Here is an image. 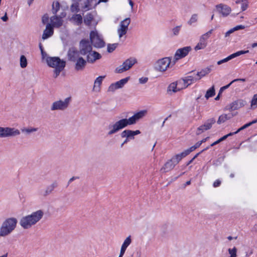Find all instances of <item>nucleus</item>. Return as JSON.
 Returning a JSON list of instances; mask_svg holds the SVG:
<instances>
[{
	"label": "nucleus",
	"mask_w": 257,
	"mask_h": 257,
	"mask_svg": "<svg viewBox=\"0 0 257 257\" xmlns=\"http://www.w3.org/2000/svg\"><path fill=\"white\" fill-rule=\"evenodd\" d=\"M146 110H141L135 113L128 118H122L115 121L113 123H110L107 127V135L111 136L117 133L120 130L126 127L127 125L135 124L139 120L142 119L147 114Z\"/></svg>",
	"instance_id": "1"
},
{
	"label": "nucleus",
	"mask_w": 257,
	"mask_h": 257,
	"mask_svg": "<svg viewBox=\"0 0 257 257\" xmlns=\"http://www.w3.org/2000/svg\"><path fill=\"white\" fill-rule=\"evenodd\" d=\"M44 214V212L42 210H38L23 217L20 220V224L24 229L30 228L42 218Z\"/></svg>",
	"instance_id": "2"
},
{
	"label": "nucleus",
	"mask_w": 257,
	"mask_h": 257,
	"mask_svg": "<svg viewBox=\"0 0 257 257\" xmlns=\"http://www.w3.org/2000/svg\"><path fill=\"white\" fill-rule=\"evenodd\" d=\"M18 221L16 218L6 219L0 227V237H5L10 234L16 228Z\"/></svg>",
	"instance_id": "3"
},
{
	"label": "nucleus",
	"mask_w": 257,
	"mask_h": 257,
	"mask_svg": "<svg viewBox=\"0 0 257 257\" xmlns=\"http://www.w3.org/2000/svg\"><path fill=\"white\" fill-rule=\"evenodd\" d=\"M47 64L51 67L55 68L54 77L56 78L65 67L66 62L61 60L59 57H47L46 58Z\"/></svg>",
	"instance_id": "4"
},
{
	"label": "nucleus",
	"mask_w": 257,
	"mask_h": 257,
	"mask_svg": "<svg viewBox=\"0 0 257 257\" xmlns=\"http://www.w3.org/2000/svg\"><path fill=\"white\" fill-rule=\"evenodd\" d=\"M71 100L70 97H67L64 100H58L53 102L50 107L51 111H63L69 106Z\"/></svg>",
	"instance_id": "5"
},
{
	"label": "nucleus",
	"mask_w": 257,
	"mask_h": 257,
	"mask_svg": "<svg viewBox=\"0 0 257 257\" xmlns=\"http://www.w3.org/2000/svg\"><path fill=\"white\" fill-rule=\"evenodd\" d=\"M90 39L91 44L95 48H101L105 46V42L102 36L96 31H93L90 32Z\"/></svg>",
	"instance_id": "6"
},
{
	"label": "nucleus",
	"mask_w": 257,
	"mask_h": 257,
	"mask_svg": "<svg viewBox=\"0 0 257 257\" xmlns=\"http://www.w3.org/2000/svg\"><path fill=\"white\" fill-rule=\"evenodd\" d=\"M171 62V58L165 57L158 60L154 65V69L159 72H164L169 67Z\"/></svg>",
	"instance_id": "7"
},
{
	"label": "nucleus",
	"mask_w": 257,
	"mask_h": 257,
	"mask_svg": "<svg viewBox=\"0 0 257 257\" xmlns=\"http://www.w3.org/2000/svg\"><path fill=\"white\" fill-rule=\"evenodd\" d=\"M137 62V60L135 58H129L124 61L121 65L116 67L115 72L117 73H123L131 69Z\"/></svg>",
	"instance_id": "8"
},
{
	"label": "nucleus",
	"mask_w": 257,
	"mask_h": 257,
	"mask_svg": "<svg viewBox=\"0 0 257 257\" xmlns=\"http://www.w3.org/2000/svg\"><path fill=\"white\" fill-rule=\"evenodd\" d=\"M20 135V131L15 127L0 126V138L14 137Z\"/></svg>",
	"instance_id": "9"
},
{
	"label": "nucleus",
	"mask_w": 257,
	"mask_h": 257,
	"mask_svg": "<svg viewBox=\"0 0 257 257\" xmlns=\"http://www.w3.org/2000/svg\"><path fill=\"white\" fill-rule=\"evenodd\" d=\"M131 20L130 18H126L121 21L118 27L117 33L119 40L125 36L128 29V26L131 23Z\"/></svg>",
	"instance_id": "10"
},
{
	"label": "nucleus",
	"mask_w": 257,
	"mask_h": 257,
	"mask_svg": "<svg viewBox=\"0 0 257 257\" xmlns=\"http://www.w3.org/2000/svg\"><path fill=\"white\" fill-rule=\"evenodd\" d=\"M213 30L211 29L206 33L203 34L199 39V42L195 47L194 49L196 51L204 49L207 45V40L210 37Z\"/></svg>",
	"instance_id": "11"
},
{
	"label": "nucleus",
	"mask_w": 257,
	"mask_h": 257,
	"mask_svg": "<svg viewBox=\"0 0 257 257\" xmlns=\"http://www.w3.org/2000/svg\"><path fill=\"white\" fill-rule=\"evenodd\" d=\"M92 50V47L88 41L82 40L80 43L79 52L82 55H87Z\"/></svg>",
	"instance_id": "12"
},
{
	"label": "nucleus",
	"mask_w": 257,
	"mask_h": 257,
	"mask_svg": "<svg viewBox=\"0 0 257 257\" xmlns=\"http://www.w3.org/2000/svg\"><path fill=\"white\" fill-rule=\"evenodd\" d=\"M130 77H127L120 80L114 83H112L108 87V91L110 92H114L115 90L121 88L128 82Z\"/></svg>",
	"instance_id": "13"
},
{
	"label": "nucleus",
	"mask_w": 257,
	"mask_h": 257,
	"mask_svg": "<svg viewBox=\"0 0 257 257\" xmlns=\"http://www.w3.org/2000/svg\"><path fill=\"white\" fill-rule=\"evenodd\" d=\"M192 50L190 46L184 47L182 48L178 49L175 54L176 60H179L186 56L189 52Z\"/></svg>",
	"instance_id": "14"
},
{
	"label": "nucleus",
	"mask_w": 257,
	"mask_h": 257,
	"mask_svg": "<svg viewBox=\"0 0 257 257\" xmlns=\"http://www.w3.org/2000/svg\"><path fill=\"white\" fill-rule=\"evenodd\" d=\"M96 15V13L95 11L87 13L84 17V24L86 25L89 26L93 23L95 25H96L97 22L94 20Z\"/></svg>",
	"instance_id": "15"
},
{
	"label": "nucleus",
	"mask_w": 257,
	"mask_h": 257,
	"mask_svg": "<svg viewBox=\"0 0 257 257\" xmlns=\"http://www.w3.org/2000/svg\"><path fill=\"white\" fill-rule=\"evenodd\" d=\"M66 16L65 13H62L61 16L59 17L57 16H54L50 18V21L52 23V26L53 27L59 28L63 24V20L62 18Z\"/></svg>",
	"instance_id": "16"
},
{
	"label": "nucleus",
	"mask_w": 257,
	"mask_h": 257,
	"mask_svg": "<svg viewBox=\"0 0 257 257\" xmlns=\"http://www.w3.org/2000/svg\"><path fill=\"white\" fill-rule=\"evenodd\" d=\"M248 52H249L248 50H246V51L241 50V51H237L234 53L231 54L230 55L228 56L226 58H225L222 60L218 61L217 63L218 65H220L223 63H225V62H226L229 61L230 60H231L235 57H238L242 54L248 53Z\"/></svg>",
	"instance_id": "17"
},
{
	"label": "nucleus",
	"mask_w": 257,
	"mask_h": 257,
	"mask_svg": "<svg viewBox=\"0 0 257 257\" xmlns=\"http://www.w3.org/2000/svg\"><path fill=\"white\" fill-rule=\"evenodd\" d=\"M141 134L139 130L132 131L130 130H125L121 133V138H125L131 140L134 139V137Z\"/></svg>",
	"instance_id": "18"
},
{
	"label": "nucleus",
	"mask_w": 257,
	"mask_h": 257,
	"mask_svg": "<svg viewBox=\"0 0 257 257\" xmlns=\"http://www.w3.org/2000/svg\"><path fill=\"white\" fill-rule=\"evenodd\" d=\"M183 78L185 80L188 86L199 80L198 76L197 75L196 72L194 71H192L189 73L188 76Z\"/></svg>",
	"instance_id": "19"
},
{
	"label": "nucleus",
	"mask_w": 257,
	"mask_h": 257,
	"mask_svg": "<svg viewBox=\"0 0 257 257\" xmlns=\"http://www.w3.org/2000/svg\"><path fill=\"white\" fill-rule=\"evenodd\" d=\"M245 104L246 101L245 100L243 99H237L230 104L228 109L231 111L237 110L244 106Z\"/></svg>",
	"instance_id": "20"
},
{
	"label": "nucleus",
	"mask_w": 257,
	"mask_h": 257,
	"mask_svg": "<svg viewBox=\"0 0 257 257\" xmlns=\"http://www.w3.org/2000/svg\"><path fill=\"white\" fill-rule=\"evenodd\" d=\"M80 52H78L74 48H70L68 52V57L69 60L75 62L78 58H80Z\"/></svg>",
	"instance_id": "21"
},
{
	"label": "nucleus",
	"mask_w": 257,
	"mask_h": 257,
	"mask_svg": "<svg viewBox=\"0 0 257 257\" xmlns=\"http://www.w3.org/2000/svg\"><path fill=\"white\" fill-rule=\"evenodd\" d=\"M58 186V183L56 182H54L50 185L47 186L45 189L42 192L41 195L44 197H46L52 193L54 189Z\"/></svg>",
	"instance_id": "22"
},
{
	"label": "nucleus",
	"mask_w": 257,
	"mask_h": 257,
	"mask_svg": "<svg viewBox=\"0 0 257 257\" xmlns=\"http://www.w3.org/2000/svg\"><path fill=\"white\" fill-rule=\"evenodd\" d=\"M132 237L131 235L128 236L123 242L120 250V257L123 256L124 255L127 247L131 244L132 243Z\"/></svg>",
	"instance_id": "23"
},
{
	"label": "nucleus",
	"mask_w": 257,
	"mask_h": 257,
	"mask_svg": "<svg viewBox=\"0 0 257 257\" xmlns=\"http://www.w3.org/2000/svg\"><path fill=\"white\" fill-rule=\"evenodd\" d=\"M53 28L52 25L49 23L47 24L42 35V39L45 40L48 39L53 35Z\"/></svg>",
	"instance_id": "24"
},
{
	"label": "nucleus",
	"mask_w": 257,
	"mask_h": 257,
	"mask_svg": "<svg viewBox=\"0 0 257 257\" xmlns=\"http://www.w3.org/2000/svg\"><path fill=\"white\" fill-rule=\"evenodd\" d=\"M216 8L218 12L224 17L228 16L231 12V8L226 5L219 4L216 6Z\"/></svg>",
	"instance_id": "25"
},
{
	"label": "nucleus",
	"mask_w": 257,
	"mask_h": 257,
	"mask_svg": "<svg viewBox=\"0 0 257 257\" xmlns=\"http://www.w3.org/2000/svg\"><path fill=\"white\" fill-rule=\"evenodd\" d=\"M101 57V55L92 50L87 55V60L89 63H93L96 60L99 59Z\"/></svg>",
	"instance_id": "26"
},
{
	"label": "nucleus",
	"mask_w": 257,
	"mask_h": 257,
	"mask_svg": "<svg viewBox=\"0 0 257 257\" xmlns=\"http://www.w3.org/2000/svg\"><path fill=\"white\" fill-rule=\"evenodd\" d=\"M176 166L175 164L173 161V160L170 159L168 160L161 169V171L163 172L166 173L172 170Z\"/></svg>",
	"instance_id": "27"
},
{
	"label": "nucleus",
	"mask_w": 257,
	"mask_h": 257,
	"mask_svg": "<svg viewBox=\"0 0 257 257\" xmlns=\"http://www.w3.org/2000/svg\"><path fill=\"white\" fill-rule=\"evenodd\" d=\"M75 62V69L77 71L83 70L86 63V61L82 57L78 58Z\"/></svg>",
	"instance_id": "28"
},
{
	"label": "nucleus",
	"mask_w": 257,
	"mask_h": 257,
	"mask_svg": "<svg viewBox=\"0 0 257 257\" xmlns=\"http://www.w3.org/2000/svg\"><path fill=\"white\" fill-rule=\"evenodd\" d=\"M179 91H180L178 89L177 84L176 81L170 83L167 87V92L170 95Z\"/></svg>",
	"instance_id": "29"
},
{
	"label": "nucleus",
	"mask_w": 257,
	"mask_h": 257,
	"mask_svg": "<svg viewBox=\"0 0 257 257\" xmlns=\"http://www.w3.org/2000/svg\"><path fill=\"white\" fill-rule=\"evenodd\" d=\"M212 67L210 66L202 69L200 71L196 72L197 75L200 80L201 78L209 73L212 70Z\"/></svg>",
	"instance_id": "30"
},
{
	"label": "nucleus",
	"mask_w": 257,
	"mask_h": 257,
	"mask_svg": "<svg viewBox=\"0 0 257 257\" xmlns=\"http://www.w3.org/2000/svg\"><path fill=\"white\" fill-rule=\"evenodd\" d=\"M70 20L77 25H80L82 23V17L80 14H75L70 19Z\"/></svg>",
	"instance_id": "31"
},
{
	"label": "nucleus",
	"mask_w": 257,
	"mask_h": 257,
	"mask_svg": "<svg viewBox=\"0 0 257 257\" xmlns=\"http://www.w3.org/2000/svg\"><path fill=\"white\" fill-rule=\"evenodd\" d=\"M176 82L177 84L179 91L185 89L189 86L184 78L176 81Z\"/></svg>",
	"instance_id": "32"
},
{
	"label": "nucleus",
	"mask_w": 257,
	"mask_h": 257,
	"mask_svg": "<svg viewBox=\"0 0 257 257\" xmlns=\"http://www.w3.org/2000/svg\"><path fill=\"white\" fill-rule=\"evenodd\" d=\"M38 131V127H23L21 128V132L26 135H28L31 134V133L37 132Z\"/></svg>",
	"instance_id": "33"
},
{
	"label": "nucleus",
	"mask_w": 257,
	"mask_h": 257,
	"mask_svg": "<svg viewBox=\"0 0 257 257\" xmlns=\"http://www.w3.org/2000/svg\"><path fill=\"white\" fill-rule=\"evenodd\" d=\"M232 115L230 114H223L219 116L218 119L217 120V123L218 124H221L222 123L224 122L227 120L229 119L232 117Z\"/></svg>",
	"instance_id": "34"
},
{
	"label": "nucleus",
	"mask_w": 257,
	"mask_h": 257,
	"mask_svg": "<svg viewBox=\"0 0 257 257\" xmlns=\"http://www.w3.org/2000/svg\"><path fill=\"white\" fill-rule=\"evenodd\" d=\"M105 76H99L95 79L94 83L93 90L97 91L98 88L101 84L103 79L104 78Z\"/></svg>",
	"instance_id": "35"
},
{
	"label": "nucleus",
	"mask_w": 257,
	"mask_h": 257,
	"mask_svg": "<svg viewBox=\"0 0 257 257\" xmlns=\"http://www.w3.org/2000/svg\"><path fill=\"white\" fill-rule=\"evenodd\" d=\"M250 108L254 109L257 108V94H254L250 101Z\"/></svg>",
	"instance_id": "36"
},
{
	"label": "nucleus",
	"mask_w": 257,
	"mask_h": 257,
	"mask_svg": "<svg viewBox=\"0 0 257 257\" xmlns=\"http://www.w3.org/2000/svg\"><path fill=\"white\" fill-rule=\"evenodd\" d=\"M28 64L27 59L24 55H21L20 59V65L21 68H25Z\"/></svg>",
	"instance_id": "37"
},
{
	"label": "nucleus",
	"mask_w": 257,
	"mask_h": 257,
	"mask_svg": "<svg viewBox=\"0 0 257 257\" xmlns=\"http://www.w3.org/2000/svg\"><path fill=\"white\" fill-rule=\"evenodd\" d=\"M215 122V119L214 118L208 119L204 124V126L209 130L212 127V124Z\"/></svg>",
	"instance_id": "38"
},
{
	"label": "nucleus",
	"mask_w": 257,
	"mask_h": 257,
	"mask_svg": "<svg viewBox=\"0 0 257 257\" xmlns=\"http://www.w3.org/2000/svg\"><path fill=\"white\" fill-rule=\"evenodd\" d=\"M215 95V89L214 86H212L210 89H209L205 95V97L206 99H208L209 97H212Z\"/></svg>",
	"instance_id": "39"
},
{
	"label": "nucleus",
	"mask_w": 257,
	"mask_h": 257,
	"mask_svg": "<svg viewBox=\"0 0 257 257\" xmlns=\"http://www.w3.org/2000/svg\"><path fill=\"white\" fill-rule=\"evenodd\" d=\"M60 9V4L58 2H54L52 5V13L56 15Z\"/></svg>",
	"instance_id": "40"
},
{
	"label": "nucleus",
	"mask_w": 257,
	"mask_h": 257,
	"mask_svg": "<svg viewBox=\"0 0 257 257\" xmlns=\"http://www.w3.org/2000/svg\"><path fill=\"white\" fill-rule=\"evenodd\" d=\"M198 21V16L197 14H193L191 17L190 20L188 21L187 23L189 25H192L194 23H195Z\"/></svg>",
	"instance_id": "41"
},
{
	"label": "nucleus",
	"mask_w": 257,
	"mask_h": 257,
	"mask_svg": "<svg viewBox=\"0 0 257 257\" xmlns=\"http://www.w3.org/2000/svg\"><path fill=\"white\" fill-rule=\"evenodd\" d=\"M70 10L72 13H77L79 11V5L78 3H75L71 5Z\"/></svg>",
	"instance_id": "42"
},
{
	"label": "nucleus",
	"mask_w": 257,
	"mask_h": 257,
	"mask_svg": "<svg viewBox=\"0 0 257 257\" xmlns=\"http://www.w3.org/2000/svg\"><path fill=\"white\" fill-rule=\"evenodd\" d=\"M118 46L117 43H114V44H109L107 45V52L109 53L112 52Z\"/></svg>",
	"instance_id": "43"
},
{
	"label": "nucleus",
	"mask_w": 257,
	"mask_h": 257,
	"mask_svg": "<svg viewBox=\"0 0 257 257\" xmlns=\"http://www.w3.org/2000/svg\"><path fill=\"white\" fill-rule=\"evenodd\" d=\"M181 27L182 25H180L176 26L172 29V31L174 36H178L179 34Z\"/></svg>",
	"instance_id": "44"
},
{
	"label": "nucleus",
	"mask_w": 257,
	"mask_h": 257,
	"mask_svg": "<svg viewBox=\"0 0 257 257\" xmlns=\"http://www.w3.org/2000/svg\"><path fill=\"white\" fill-rule=\"evenodd\" d=\"M228 252L230 254L229 257H236L237 249L235 247L233 248H229Z\"/></svg>",
	"instance_id": "45"
},
{
	"label": "nucleus",
	"mask_w": 257,
	"mask_h": 257,
	"mask_svg": "<svg viewBox=\"0 0 257 257\" xmlns=\"http://www.w3.org/2000/svg\"><path fill=\"white\" fill-rule=\"evenodd\" d=\"M207 130H208L207 128V127H206L205 126H204V124H203V125L200 126L199 127H198L197 132H196V134L197 135H199L201 134V133H202L203 132H204V131H207Z\"/></svg>",
	"instance_id": "46"
},
{
	"label": "nucleus",
	"mask_w": 257,
	"mask_h": 257,
	"mask_svg": "<svg viewBox=\"0 0 257 257\" xmlns=\"http://www.w3.org/2000/svg\"><path fill=\"white\" fill-rule=\"evenodd\" d=\"M173 160V161L176 165L179 162L182 160V159L180 158V156L178 154H177L175 155L174 157H173L171 159Z\"/></svg>",
	"instance_id": "47"
},
{
	"label": "nucleus",
	"mask_w": 257,
	"mask_h": 257,
	"mask_svg": "<svg viewBox=\"0 0 257 257\" xmlns=\"http://www.w3.org/2000/svg\"><path fill=\"white\" fill-rule=\"evenodd\" d=\"M241 10L244 11L246 10L248 7V2L247 0H243V2L241 3Z\"/></svg>",
	"instance_id": "48"
},
{
	"label": "nucleus",
	"mask_w": 257,
	"mask_h": 257,
	"mask_svg": "<svg viewBox=\"0 0 257 257\" xmlns=\"http://www.w3.org/2000/svg\"><path fill=\"white\" fill-rule=\"evenodd\" d=\"M89 3H90L88 1H87L85 3V5L82 7V9L84 12H86V11L91 9Z\"/></svg>",
	"instance_id": "49"
},
{
	"label": "nucleus",
	"mask_w": 257,
	"mask_h": 257,
	"mask_svg": "<svg viewBox=\"0 0 257 257\" xmlns=\"http://www.w3.org/2000/svg\"><path fill=\"white\" fill-rule=\"evenodd\" d=\"M248 126H249V124H248V123H247L246 124H245L244 125H243L242 126H241V127H240L239 129H238L236 132H233V134L234 135L235 134H237L238 133H239L240 131L248 127Z\"/></svg>",
	"instance_id": "50"
},
{
	"label": "nucleus",
	"mask_w": 257,
	"mask_h": 257,
	"mask_svg": "<svg viewBox=\"0 0 257 257\" xmlns=\"http://www.w3.org/2000/svg\"><path fill=\"white\" fill-rule=\"evenodd\" d=\"M234 134H233V133H230L224 136H223L222 137H221V138H220L219 140L220 141V142H222L223 141H224L225 140H226L228 137H230V136H233Z\"/></svg>",
	"instance_id": "51"
},
{
	"label": "nucleus",
	"mask_w": 257,
	"mask_h": 257,
	"mask_svg": "<svg viewBox=\"0 0 257 257\" xmlns=\"http://www.w3.org/2000/svg\"><path fill=\"white\" fill-rule=\"evenodd\" d=\"M49 16L48 15L46 14V15H44L42 19V23L44 24L47 23L49 21Z\"/></svg>",
	"instance_id": "52"
},
{
	"label": "nucleus",
	"mask_w": 257,
	"mask_h": 257,
	"mask_svg": "<svg viewBox=\"0 0 257 257\" xmlns=\"http://www.w3.org/2000/svg\"><path fill=\"white\" fill-rule=\"evenodd\" d=\"M148 78L147 77H141L139 79V81L141 84H145L147 82Z\"/></svg>",
	"instance_id": "53"
},
{
	"label": "nucleus",
	"mask_w": 257,
	"mask_h": 257,
	"mask_svg": "<svg viewBox=\"0 0 257 257\" xmlns=\"http://www.w3.org/2000/svg\"><path fill=\"white\" fill-rule=\"evenodd\" d=\"M178 155L180 156V158L182 159L187 155H188V152L186 151V150H185L184 151L182 152V153L178 154Z\"/></svg>",
	"instance_id": "54"
},
{
	"label": "nucleus",
	"mask_w": 257,
	"mask_h": 257,
	"mask_svg": "<svg viewBox=\"0 0 257 257\" xmlns=\"http://www.w3.org/2000/svg\"><path fill=\"white\" fill-rule=\"evenodd\" d=\"M244 28H245V26L243 25H241L236 26L235 27L233 28V30L234 31H237L239 30H242V29H244Z\"/></svg>",
	"instance_id": "55"
},
{
	"label": "nucleus",
	"mask_w": 257,
	"mask_h": 257,
	"mask_svg": "<svg viewBox=\"0 0 257 257\" xmlns=\"http://www.w3.org/2000/svg\"><path fill=\"white\" fill-rule=\"evenodd\" d=\"M234 32V31L233 30V28L230 29L229 30H228V31H227L225 33V37H228L230 35V34H231V33H233Z\"/></svg>",
	"instance_id": "56"
},
{
	"label": "nucleus",
	"mask_w": 257,
	"mask_h": 257,
	"mask_svg": "<svg viewBox=\"0 0 257 257\" xmlns=\"http://www.w3.org/2000/svg\"><path fill=\"white\" fill-rule=\"evenodd\" d=\"M195 149H196L195 147L194 146H193L191 147L190 148H189L186 150L188 152V154H189L191 152H193Z\"/></svg>",
	"instance_id": "57"
},
{
	"label": "nucleus",
	"mask_w": 257,
	"mask_h": 257,
	"mask_svg": "<svg viewBox=\"0 0 257 257\" xmlns=\"http://www.w3.org/2000/svg\"><path fill=\"white\" fill-rule=\"evenodd\" d=\"M209 147H210L209 146V147H207V148H206L205 149H203V150H202L200 152H199V153H198L196 154L194 156V157L193 158V159L194 160H195V159H196V158H197V157H198V156H199L201 153H202L203 152H204V151L208 150V149L209 148Z\"/></svg>",
	"instance_id": "58"
},
{
	"label": "nucleus",
	"mask_w": 257,
	"mask_h": 257,
	"mask_svg": "<svg viewBox=\"0 0 257 257\" xmlns=\"http://www.w3.org/2000/svg\"><path fill=\"white\" fill-rule=\"evenodd\" d=\"M221 184V181L219 180H216L213 183L214 187H217L220 186Z\"/></svg>",
	"instance_id": "59"
},
{
	"label": "nucleus",
	"mask_w": 257,
	"mask_h": 257,
	"mask_svg": "<svg viewBox=\"0 0 257 257\" xmlns=\"http://www.w3.org/2000/svg\"><path fill=\"white\" fill-rule=\"evenodd\" d=\"M41 54H42V58L43 59H46L48 57L47 56V53L44 51L43 50H42V52H41Z\"/></svg>",
	"instance_id": "60"
},
{
	"label": "nucleus",
	"mask_w": 257,
	"mask_h": 257,
	"mask_svg": "<svg viewBox=\"0 0 257 257\" xmlns=\"http://www.w3.org/2000/svg\"><path fill=\"white\" fill-rule=\"evenodd\" d=\"M233 82H232V81L229 83L228 84L225 85V86H224L223 87H221V89H223V90H224L225 89L228 88L232 83H233Z\"/></svg>",
	"instance_id": "61"
},
{
	"label": "nucleus",
	"mask_w": 257,
	"mask_h": 257,
	"mask_svg": "<svg viewBox=\"0 0 257 257\" xmlns=\"http://www.w3.org/2000/svg\"><path fill=\"white\" fill-rule=\"evenodd\" d=\"M8 18L7 16V14H6L4 16L2 17V20L4 22H6L8 20Z\"/></svg>",
	"instance_id": "62"
},
{
	"label": "nucleus",
	"mask_w": 257,
	"mask_h": 257,
	"mask_svg": "<svg viewBox=\"0 0 257 257\" xmlns=\"http://www.w3.org/2000/svg\"><path fill=\"white\" fill-rule=\"evenodd\" d=\"M220 143L219 140L218 139L217 141L214 142V143H213L212 144H211V145L210 146V147H213L217 144H218V143Z\"/></svg>",
	"instance_id": "63"
},
{
	"label": "nucleus",
	"mask_w": 257,
	"mask_h": 257,
	"mask_svg": "<svg viewBox=\"0 0 257 257\" xmlns=\"http://www.w3.org/2000/svg\"><path fill=\"white\" fill-rule=\"evenodd\" d=\"M201 144L200 143V142H198L197 143H196L194 146L195 147V148L197 149L198 148H199L200 146H201Z\"/></svg>",
	"instance_id": "64"
}]
</instances>
